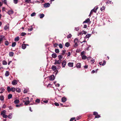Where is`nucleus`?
Wrapping results in <instances>:
<instances>
[{
  "label": "nucleus",
  "mask_w": 121,
  "mask_h": 121,
  "mask_svg": "<svg viewBox=\"0 0 121 121\" xmlns=\"http://www.w3.org/2000/svg\"><path fill=\"white\" fill-rule=\"evenodd\" d=\"M8 107L10 110H12L13 109V107L11 106H9Z\"/></svg>",
  "instance_id": "obj_61"
},
{
  "label": "nucleus",
  "mask_w": 121,
  "mask_h": 121,
  "mask_svg": "<svg viewBox=\"0 0 121 121\" xmlns=\"http://www.w3.org/2000/svg\"><path fill=\"white\" fill-rule=\"evenodd\" d=\"M4 38V36L2 35L0 36V44L2 43Z\"/></svg>",
  "instance_id": "obj_5"
},
{
  "label": "nucleus",
  "mask_w": 121,
  "mask_h": 121,
  "mask_svg": "<svg viewBox=\"0 0 121 121\" xmlns=\"http://www.w3.org/2000/svg\"><path fill=\"white\" fill-rule=\"evenodd\" d=\"M25 2L26 3H31V0H25Z\"/></svg>",
  "instance_id": "obj_30"
},
{
  "label": "nucleus",
  "mask_w": 121,
  "mask_h": 121,
  "mask_svg": "<svg viewBox=\"0 0 121 121\" xmlns=\"http://www.w3.org/2000/svg\"><path fill=\"white\" fill-rule=\"evenodd\" d=\"M4 96L3 95H1L0 96V100L1 101H3L4 100Z\"/></svg>",
  "instance_id": "obj_22"
},
{
  "label": "nucleus",
  "mask_w": 121,
  "mask_h": 121,
  "mask_svg": "<svg viewBox=\"0 0 121 121\" xmlns=\"http://www.w3.org/2000/svg\"><path fill=\"white\" fill-rule=\"evenodd\" d=\"M9 75V73L8 71H6L5 73V75L6 76H8Z\"/></svg>",
  "instance_id": "obj_33"
},
{
  "label": "nucleus",
  "mask_w": 121,
  "mask_h": 121,
  "mask_svg": "<svg viewBox=\"0 0 121 121\" xmlns=\"http://www.w3.org/2000/svg\"><path fill=\"white\" fill-rule=\"evenodd\" d=\"M105 7L104 6H103L100 9V10L101 11H102L104 10L105 9Z\"/></svg>",
  "instance_id": "obj_40"
},
{
  "label": "nucleus",
  "mask_w": 121,
  "mask_h": 121,
  "mask_svg": "<svg viewBox=\"0 0 121 121\" xmlns=\"http://www.w3.org/2000/svg\"><path fill=\"white\" fill-rule=\"evenodd\" d=\"M9 15H10L12 14L13 13V12L12 10H10L8 11L7 12Z\"/></svg>",
  "instance_id": "obj_7"
},
{
  "label": "nucleus",
  "mask_w": 121,
  "mask_h": 121,
  "mask_svg": "<svg viewBox=\"0 0 121 121\" xmlns=\"http://www.w3.org/2000/svg\"><path fill=\"white\" fill-rule=\"evenodd\" d=\"M55 86L57 87H59L60 86V84L58 83L56 84L55 85Z\"/></svg>",
  "instance_id": "obj_64"
},
{
  "label": "nucleus",
  "mask_w": 121,
  "mask_h": 121,
  "mask_svg": "<svg viewBox=\"0 0 121 121\" xmlns=\"http://www.w3.org/2000/svg\"><path fill=\"white\" fill-rule=\"evenodd\" d=\"M4 43L5 45L6 46H8L9 44V42L7 41H5Z\"/></svg>",
  "instance_id": "obj_36"
},
{
  "label": "nucleus",
  "mask_w": 121,
  "mask_h": 121,
  "mask_svg": "<svg viewBox=\"0 0 121 121\" xmlns=\"http://www.w3.org/2000/svg\"><path fill=\"white\" fill-rule=\"evenodd\" d=\"M40 18H43L44 16V15L43 14H40L39 15Z\"/></svg>",
  "instance_id": "obj_27"
},
{
  "label": "nucleus",
  "mask_w": 121,
  "mask_h": 121,
  "mask_svg": "<svg viewBox=\"0 0 121 121\" xmlns=\"http://www.w3.org/2000/svg\"><path fill=\"white\" fill-rule=\"evenodd\" d=\"M40 102V100L39 99H37L35 100V102L37 103H39Z\"/></svg>",
  "instance_id": "obj_46"
},
{
  "label": "nucleus",
  "mask_w": 121,
  "mask_h": 121,
  "mask_svg": "<svg viewBox=\"0 0 121 121\" xmlns=\"http://www.w3.org/2000/svg\"><path fill=\"white\" fill-rule=\"evenodd\" d=\"M57 68L56 66L55 65H53L52 66V69L53 70H55Z\"/></svg>",
  "instance_id": "obj_21"
},
{
  "label": "nucleus",
  "mask_w": 121,
  "mask_h": 121,
  "mask_svg": "<svg viewBox=\"0 0 121 121\" xmlns=\"http://www.w3.org/2000/svg\"><path fill=\"white\" fill-rule=\"evenodd\" d=\"M91 23V22L90 21V19L89 18H87L84 21V23H86L90 24Z\"/></svg>",
  "instance_id": "obj_3"
},
{
  "label": "nucleus",
  "mask_w": 121,
  "mask_h": 121,
  "mask_svg": "<svg viewBox=\"0 0 121 121\" xmlns=\"http://www.w3.org/2000/svg\"><path fill=\"white\" fill-rule=\"evenodd\" d=\"M65 46L66 47H68L69 46V42L66 43L65 44Z\"/></svg>",
  "instance_id": "obj_34"
},
{
  "label": "nucleus",
  "mask_w": 121,
  "mask_h": 121,
  "mask_svg": "<svg viewBox=\"0 0 121 121\" xmlns=\"http://www.w3.org/2000/svg\"><path fill=\"white\" fill-rule=\"evenodd\" d=\"M91 63H93L94 62V59L93 58L91 60Z\"/></svg>",
  "instance_id": "obj_53"
},
{
  "label": "nucleus",
  "mask_w": 121,
  "mask_h": 121,
  "mask_svg": "<svg viewBox=\"0 0 121 121\" xmlns=\"http://www.w3.org/2000/svg\"><path fill=\"white\" fill-rule=\"evenodd\" d=\"M66 63L65 60H63L62 63V65L63 67H64L66 65Z\"/></svg>",
  "instance_id": "obj_10"
},
{
  "label": "nucleus",
  "mask_w": 121,
  "mask_h": 121,
  "mask_svg": "<svg viewBox=\"0 0 121 121\" xmlns=\"http://www.w3.org/2000/svg\"><path fill=\"white\" fill-rule=\"evenodd\" d=\"M4 90L5 89L3 88H0V93H3Z\"/></svg>",
  "instance_id": "obj_14"
},
{
  "label": "nucleus",
  "mask_w": 121,
  "mask_h": 121,
  "mask_svg": "<svg viewBox=\"0 0 121 121\" xmlns=\"http://www.w3.org/2000/svg\"><path fill=\"white\" fill-rule=\"evenodd\" d=\"M12 97V95L11 94H9L8 96V99H10Z\"/></svg>",
  "instance_id": "obj_31"
},
{
  "label": "nucleus",
  "mask_w": 121,
  "mask_h": 121,
  "mask_svg": "<svg viewBox=\"0 0 121 121\" xmlns=\"http://www.w3.org/2000/svg\"><path fill=\"white\" fill-rule=\"evenodd\" d=\"M85 54V52L84 51V60H85L87 59V57L84 55Z\"/></svg>",
  "instance_id": "obj_49"
},
{
  "label": "nucleus",
  "mask_w": 121,
  "mask_h": 121,
  "mask_svg": "<svg viewBox=\"0 0 121 121\" xmlns=\"http://www.w3.org/2000/svg\"><path fill=\"white\" fill-rule=\"evenodd\" d=\"M73 63L69 62L68 64V66L70 67H72L73 66Z\"/></svg>",
  "instance_id": "obj_13"
},
{
  "label": "nucleus",
  "mask_w": 121,
  "mask_h": 121,
  "mask_svg": "<svg viewBox=\"0 0 121 121\" xmlns=\"http://www.w3.org/2000/svg\"><path fill=\"white\" fill-rule=\"evenodd\" d=\"M72 35L69 34L67 35V37L68 38H70L72 37Z\"/></svg>",
  "instance_id": "obj_44"
},
{
  "label": "nucleus",
  "mask_w": 121,
  "mask_h": 121,
  "mask_svg": "<svg viewBox=\"0 0 121 121\" xmlns=\"http://www.w3.org/2000/svg\"><path fill=\"white\" fill-rule=\"evenodd\" d=\"M78 41V39H75L74 40V43H77Z\"/></svg>",
  "instance_id": "obj_56"
},
{
  "label": "nucleus",
  "mask_w": 121,
  "mask_h": 121,
  "mask_svg": "<svg viewBox=\"0 0 121 121\" xmlns=\"http://www.w3.org/2000/svg\"><path fill=\"white\" fill-rule=\"evenodd\" d=\"M26 47V46L25 44H22V48L23 49H25Z\"/></svg>",
  "instance_id": "obj_25"
},
{
  "label": "nucleus",
  "mask_w": 121,
  "mask_h": 121,
  "mask_svg": "<svg viewBox=\"0 0 121 121\" xmlns=\"http://www.w3.org/2000/svg\"><path fill=\"white\" fill-rule=\"evenodd\" d=\"M50 5V4L49 3H45L44 5V7L45 8H47L49 7Z\"/></svg>",
  "instance_id": "obj_9"
},
{
  "label": "nucleus",
  "mask_w": 121,
  "mask_h": 121,
  "mask_svg": "<svg viewBox=\"0 0 121 121\" xmlns=\"http://www.w3.org/2000/svg\"><path fill=\"white\" fill-rule=\"evenodd\" d=\"M74 43H75V44L74 45V47H77L78 46L77 43V42Z\"/></svg>",
  "instance_id": "obj_60"
},
{
  "label": "nucleus",
  "mask_w": 121,
  "mask_h": 121,
  "mask_svg": "<svg viewBox=\"0 0 121 121\" xmlns=\"http://www.w3.org/2000/svg\"><path fill=\"white\" fill-rule=\"evenodd\" d=\"M98 114V113L95 112H93V115L95 116H96Z\"/></svg>",
  "instance_id": "obj_55"
},
{
  "label": "nucleus",
  "mask_w": 121,
  "mask_h": 121,
  "mask_svg": "<svg viewBox=\"0 0 121 121\" xmlns=\"http://www.w3.org/2000/svg\"><path fill=\"white\" fill-rule=\"evenodd\" d=\"M3 64L4 65H6L7 64V63L5 60H3L2 61Z\"/></svg>",
  "instance_id": "obj_39"
},
{
  "label": "nucleus",
  "mask_w": 121,
  "mask_h": 121,
  "mask_svg": "<svg viewBox=\"0 0 121 121\" xmlns=\"http://www.w3.org/2000/svg\"><path fill=\"white\" fill-rule=\"evenodd\" d=\"M3 117L4 118H7L8 117V116L5 114H4L3 115H2Z\"/></svg>",
  "instance_id": "obj_35"
},
{
  "label": "nucleus",
  "mask_w": 121,
  "mask_h": 121,
  "mask_svg": "<svg viewBox=\"0 0 121 121\" xmlns=\"http://www.w3.org/2000/svg\"><path fill=\"white\" fill-rule=\"evenodd\" d=\"M101 62H100L99 63V64L100 65H102V66H104L105 64L106 63V62L105 61H103V64H101Z\"/></svg>",
  "instance_id": "obj_26"
},
{
  "label": "nucleus",
  "mask_w": 121,
  "mask_h": 121,
  "mask_svg": "<svg viewBox=\"0 0 121 121\" xmlns=\"http://www.w3.org/2000/svg\"><path fill=\"white\" fill-rule=\"evenodd\" d=\"M21 104H20L19 105L17 104L16 105V107H20L21 105Z\"/></svg>",
  "instance_id": "obj_62"
},
{
  "label": "nucleus",
  "mask_w": 121,
  "mask_h": 121,
  "mask_svg": "<svg viewBox=\"0 0 121 121\" xmlns=\"http://www.w3.org/2000/svg\"><path fill=\"white\" fill-rule=\"evenodd\" d=\"M6 111L5 110H4L2 111L1 113V115H2L4 114H6Z\"/></svg>",
  "instance_id": "obj_17"
},
{
  "label": "nucleus",
  "mask_w": 121,
  "mask_h": 121,
  "mask_svg": "<svg viewBox=\"0 0 121 121\" xmlns=\"http://www.w3.org/2000/svg\"><path fill=\"white\" fill-rule=\"evenodd\" d=\"M19 37L17 36L15 38L14 40L16 41H17L19 40Z\"/></svg>",
  "instance_id": "obj_32"
},
{
  "label": "nucleus",
  "mask_w": 121,
  "mask_h": 121,
  "mask_svg": "<svg viewBox=\"0 0 121 121\" xmlns=\"http://www.w3.org/2000/svg\"><path fill=\"white\" fill-rule=\"evenodd\" d=\"M58 59L59 60H61V59L62 58V56L61 55H59L58 56Z\"/></svg>",
  "instance_id": "obj_28"
},
{
  "label": "nucleus",
  "mask_w": 121,
  "mask_h": 121,
  "mask_svg": "<svg viewBox=\"0 0 121 121\" xmlns=\"http://www.w3.org/2000/svg\"><path fill=\"white\" fill-rule=\"evenodd\" d=\"M26 98H23L22 99V100H23V102H25L26 101H27V100H26Z\"/></svg>",
  "instance_id": "obj_47"
},
{
  "label": "nucleus",
  "mask_w": 121,
  "mask_h": 121,
  "mask_svg": "<svg viewBox=\"0 0 121 121\" xmlns=\"http://www.w3.org/2000/svg\"><path fill=\"white\" fill-rule=\"evenodd\" d=\"M91 34H87L86 36L85 37H84L85 39L88 38L90 37Z\"/></svg>",
  "instance_id": "obj_15"
},
{
  "label": "nucleus",
  "mask_w": 121,
  "mask_h": 121,
  "mask_svg": "<svg viewBox=\"0 0 121 121\" xmlns=\"http://www.w3.org/2000/svg\"><path fill=\"white\" fill-rule=\"evenodd\" d=\"M54 104L56 106H58L59 105V104L58 103L56 102H55L54 103Z\"/></svg>",
  "instance_id": "obj_58"
},
{
  "label": "nucleus",
  "mask_w": 121,
  "mask_h": 121,
  "mask_svg": "<svg viewBox=\"0 0 121 121\" xmlns=\"http://www.w3.org/2000/svg\"><path fill=\"white\" fill-rule=\"evenodd\" d=\"M75 118L74 117H73L71 118L70 120V121H72L75 119Z\"/></svg>",
  "instance_id": "obj_59"
},
{
  "label": "nucleus",
  "mask_w": 121,
  "mask_h": 121,
  "mask_svg": "<svg viewBox=\"0 0 121 121\" xmlns=\"http://www.w3.org/2000/svg\"><path fill=\"white\" fill-rule=\"evenodd\" d=\"M55 52L56 53H58L59 52V51L58 49H56L55 50Z\"/></svg>",
  "instance_id": "obj_41"
},
{
  "label": "nucleus",
  "mask_w": 121,
  "mask_h": 121,
  "mask_svg": "<svg viewBox=\"0 0 121 121\" xmlns=\"http://www.w3.org/2000/svg\"><path fill=\"white\" fill-rule=\"evenodd\" d=\"M6 107V105L5 104H3V106L2 107V108H5Z\"/></svg>",
  "instance_id": "obj_54"
},
{
  "label": "nucleus",
  "mask_w": 121,
  "mask_h": 121,
  "mask_svg": "<svg viewBox=\"0 0 121 121\" xmlns=\"http://www.w3.org/2000/svg\"><path fill=\"white\" fill-rule=\"evenodd\" d=\"M66 51L65 50H63L62 51V54L64 55Z\"/></svg>",
  "instance_id": "obj_57"
},
{
  "label": "nucleus",
  "mask_w": 121,
  "mask_h": 121,
  "mask_svg": "<svg viewBox=\"0 0 121 121\" xmlns=\"http://www.w3.org/2000/svg\"><path fill=\"white\" fill-rule=\"evenodd\" d=\"M81 55L82 56V59H83V51L81 53Z\"/></svg>",
  "instance_id": "obj_50"
},
{
  "label": "nucleus",
  "mask_w": 121,
  "mask_h": 121,
  "mask_svg": "<svg viewBox=\"0 0 121 121\" xmlns=\"http://www.w3.org/2000/svg\"><path fill=\"white\" fill-rule=\"evenodd\" d=\"M17 83V82L16 80H13L12 82V84L14 85H15Z\"/></svg>",
  "instance_id": "obj_8"
},
{
  "label": "nucleus",
  "mask_w": 121,
  "mask_h": 121,
  "mask_svg": "<svg viewBox=\"0 0 121 121\" xmlns=\"http://www.w3.org/2000/svg\"><path fill=\"white\" fill-rule=\"evenodd\" d=\"M87 47V48H85L84 49V50H89V45H88L86 44Z\"/></svg>",
  "instance_id": "obj_37"
},
{
  "label": "nucleus",
  "mask_w": 121,
  "mask_h": 121,
  "mask_svg": "<svg viewBox=\"0 0 121 121\" xmlns=\"http://www.w3.org/2000/svg\"><path fill=\"white\" fill-rule=\"evenodd\" d=\"M13 2L15 4H17L18 2V0H13Z\"/></svg>",
  "instance_id": "obj_48"
},
{
  "label": "nucleus",
  "mask_w": 121,
  "mask_h": 121,
  "mask_svg": "<svg viewBox=\"0 0 121 121\" xmlns=\"http://www.w3.org/2000/svg\"><path fill=\"white\" fill-rule=\"evenodd\" d=\"M7 91L8 92H10L12 91L13 92H14L16 91V89L13 87H12L11 88H10L9 86H8L7 87Z\"/></svg>",
  "instance_id": "obj_1"
},
{
  "label": "nucleus",
  "mask_w": 121,
  "mask_h": 121,
  "mask_svg": "<svg viewBox=\"0 0 121 121\" xmlns=\"http://www.w3.org/2000/svg\"><path fill=\"white\" fill-rule=\"evenodd\" d=\"M2 1L5 4L7 5V0H2Z\"/></svg>",
  "instance_id": "obj_29"
},
{
  "label": "nucleus",
  "mask_w": 121,
  "mask_h": 121,
  "mask_svg": "<svg viewBox=\"0 0 121 121\" xmlns=\"http://www.w3.org/2000/svg\"><path fill=\"white\" fill-rule=\"evenodd\" d=\"M4 30H6L9 29V27L8 26L6 25L4 27Z\"/></svg>",
  "instance_id": "obj_38"
},
{
  "label": "nucleus",
  "mask_w": 121,
  "mask_h": 121,
  "mask_svg": "<svg viewBox=\"0 0 121 121\" xmlns=\"http://www.w3.org/2000/svg\"><path fill=\"white\" fill-rule=\"evenodd\" d=\"M26 34L25 33H22L21 34V36H24L25 35H26Z\"/></svg>",
  "instance_id": "obj_52"
},
{
  "label": "nucleus",
  "mask_w": 121,
  "mask_h": 121,
  "mask_svg": "<svg viewBox=\"0 0 121 121\" xmlns=\"http://www.w3.org/2000/svg\"><path fill=\"white\" fill-rule=\"evenodd\" d=\"M98 9V7L97 6L95 7L94 9H92L90 13L92 14L93 13V12H94L95 13H96L97 9Z\"/></svg>",
  "instance_id": "obj_2"
},
{
  "label": "nucleus",
  "mask_w": 121,
  "mask_h": 121,
  "mask_svg": "<svg viewBox=\"0 0 121 121\" xmlns=\"http://www.w3.org/2000/svg\"><path fill=\"white\" fill-rule=\"evenodd\" d=\"M59 46L60 48H63V46L62 44L61 43H60L59 45Z\"/></svg>",
  "instance_id": "obj_45"
},
{
  "label": "nucleus",
  "mask_w": 121,
  "mask_h": 121,
  "mask_svg": "<svg viewBox=\"0 0 121 121\" xmlns=\"http://www.w3.org/2000/svg\"><path fill=\"white\" fill-rule=\"evenodd\" d=\"M81 66V65L80 63H78L76 65V67L78 68H80Z\"/></svg>",
  "instance_id": "obj_16"
},
{
  "label": "nucleus",
  "mask_w": 121,
  "mask_h": 121,
  "mask_svg": "<svg viewBox=\"0 0 121 121\" xmlns=\"http://www.w3.org/2000/svg\"><path fill=\"white\" fill-rule=\"evenodd\" d=\"M100 116L98 115V114H97L95 117V118H98L100 117Z\"/></svg>",
  "instance_id": "obj_51"
},
{
  "label": "nucleus",
  "mask_w": 121,
  "mask_h": 121,
  "mask_svg": "<svg viewBox=\"0 0 121 121\" xmlns=\"http://www.w3.org/2000/svg\"><path fill=\"white\" fill-rule=\"evenodd\" d=\"M61 60H55V62L54 63L55 65H60L61 63Z\"/></svg>",
  "instance_id": "obj_4"
},
{
  "label": "nucleus",
  "mask_w": 121,
  "mask_h": 121,
  "mask_svg": "<svg viewBox=\"0 0 121 121\" xmlns=\"http://www.w3.org/2000/svg\"><path fill=\"white\" fill-rule=\"evenodd\" d=\"M16 44V43L14 42L12 43V47H14Z\"/></svg>",
  "instance_id": "obj_43"
},
{
  "label": "nucleus",
  "mask_w": 121,
  "mask_h": 121,
  "mask_svg": "<svg viewBox=\"0 0 121 121\" xmlns=\"http://www.w3.org/2000/svg\"><path fill=\"white\" fill-rule=\"evenodd\" d=\"M33 30V28L32 27L30 29H28L29 31H31Z\"/></svg>",
  "instance_id": "obj_63"
},
{
  "label": "nucleus",
  "mask_w": 121,
  "mask_h": 121,
  "mask_svg": "<svg viewBox=\"0 0 121 121\" xmlns=\"http://www.w3.org/2000/svg\"><path fill=\"white\" fill-rule=\"evenodd\" d=\"M61 100L63 102H65L67 100V99L65 97H63L62 98Z\"/></svg>",
  "instance_id": "obj_12"
},
{
  "label": "nucleus",
  "mask_w": 121,
  "mask_h": 121,
  "mask_svg": "<svg viewBox=\"0 0 121 121\" xmlns=\"http://www.w3.org/2000/svg\"><path fill=\"white\" fill-rule=\"evenodd\" d=\"M26 99H27V101H26V102H24L25 104L26 105H27L29 103V101L28 97H26Z\"/></svg>",
  "instance_id": "obj_11"
},
{
  "label": "nucleus",
  "mask_w": 121,
  "mask_h": 121,
  "mask_svg": "<svg viewBox=\"0 0 121 121\" xmlns=\"http://www.w3.org/2000/svg\"><path fill=\"white\" fill-rule=\"evenodd\" d=\"M52 56L53 58H55L56 57L57 55L56 53H53L52 54Z\"/></svg>",
  "instance_id": "obj_20"
},
{
  "label": "nucleus",
  "mask_w": 121,
  "mask_h": 121,
  "mask_svg": "<svg viewBox=\"0 0 121 121\" xmlns=\"http://www.w3.org/2000/svg\"><path fill=\"white\" fill-rule=\"evenodd\" d=\"M12 113H10L8 116V118L9 119H11L12 117Z\"/></svg>",
  "instance_id": "obj_24"
},
{
  "label": "nucleus",
  "mask_w": 121,
  "mask_h": 121,
  "mask_svg": "<svg viewBox=\"0 0 121 121\" xmlns=\"http://www.w3.org/2000/svg\"><path fill=\"white\" fill-rule=\"evenodd\" d=\"M19 102V100L18 99H16L14 101V103H15V104H18Z\"/></svg>",
  "instance_id": "obj_18"
},
{
  "label": "nucleus",
  "mask_w": 121,
  "mask_h": 121,
  "mask_svg": "<svg viewBox=\"0 0 121 121\" xmlns=\"http://www.w3.org/2000/svg\"><path fill=\"white\" fill-rule=\"evenodd\" d=\"M14 53L13 52H9V56L10 57H12L13 56Z\"/></svg>",
  "instance_id": "obj_19"
},
{
  "label": "nucleus",
  "mask_w": 121,
  "mask_h": 121,
  "mask_svg": "<svg viewBox=\"0 0 121 121\" xmlns=\"http://www.w3.org/2000/svg\"><path fill=\"white\" fill-rule=\"evenodd\" d=\"M55 78L54 75H52L50 76L49 77V79L50 80L52 81Z\"/></svg>",
  "instance_id": "obj_6"
},
{
  "label": "nucleus",
  "mask_w": 121,
  "mask_h": 121,
  "mask_svg": "<svg viewBox=\"0 0 121 121\" xmlns=\"http://www.w3.org/2000/svg\"><path fill=\"white\" fill-rule=\"evenodd\" d=\"M16 90L17 92L19 93L21 92V90L20 88H18L16 89Z\"/></svg>",
  "instance_id": "obj_23"
},
{
  "label": "nucleus",
  "mask_w": 121,
  "mask_h": 121,
  "mask_svg": "<svg viewBox=\"0 0 121 121\" xmlns=\"http://www.w3.org/2000/svg\"><path fill=\"white\" fill-rule=\"evenodd\" d=\"M36 15V13L35 12H33L31 14V17H33V16H35Z\"/></svg>",
  "instance_id": "obj_42"
}]
</instances>
